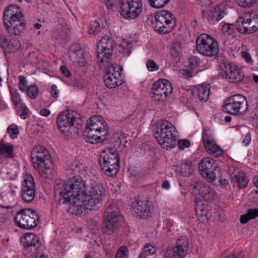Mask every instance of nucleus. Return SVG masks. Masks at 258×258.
Masks as SVG:
<instances>
[{
	"mask_svg": "<svg viewBox=\"0 0 258 258\" xmlns=\"http://www.w3.org/2000/svg\"><path fill=\"white\" fill-rule=\"evenodd\" d=\"M24 17L20 8L16 4L6 7L3 14L5 28L11 36H19L26 27V23L22 20Z\"/></svg>",
	"mask_w": 258,
	"mask_h": 258,
	"instance_id": "f257e3e1",
	"label": "nucleus"
},
{
	"mask_svg": "<svg viewBox=\"0 0 258 258\" xmlns=\"http://www.w3.org/2000/svg\"><path fill=\"white\" fill-rule=\"evenodd\" d=\"M153 132L155 138L164 149H171L176 146V129L169 121L163 119L158 120Z\"/></svg>",
	"mask_w": 258,
	"mask_h": 258,
	"instance_id": "f03ea898",
	"label": "nucleus"
},
{
	"mask_svg": "<svg viewBox=\"0 0 258 258\" xmlns=\"http://www.w3.org/2000/svg\"><path fill=\"white\" fill-rule=\"evenodd\" d=\"M106 190L101 184L92 185L88 192L83 195L81 205H78L77 214H81L85 210H97L101 206V202L105 196Z\"/></svg>",
	"mask_w": 258,
	"mask_h": 258,
	"instance_id": "7ed1b4c3",
	"label": "nucleus"
},
{
	"mask_svg": "<svg viewBox=\"0 0 258 258\" xmlns=\"http://www.w3.org/2000/svg\"><path fill=\"white\" fill-rule=\"evenodd\" d=\"M33 167L45 178L49 177L54 167L53 160L49 152L42 146L33 148Z\"/></svg>",
	"mask_w": 258,
	"mask_h": 258,
	"instance_id": "20e7f679",
	"label": "nucleus"
},
{
	"mask_svg": "<svg viewBox=\"0 0 258 258\" xmlns=\"http://www.w3.org/2000/svg\"><path fill=\"white\" fill-rule=\"evenodd\" d=\"M99 164L102 170L110 177L116 175L120 166L119 157L115 147H109L100 153Z\"/></svg>",
	"mask_w": 258,
	"mask_h": 258,
	"instance_id": "39448f33",
	"label": "nucleus"
},
{
	"mask_svg": "<svg viewBox=\"0 0 258 258\" xmlns=\"http://www.w3.org/2000/svg\"><path fill=\"white\" fill-rule=\"evenodd\" d=\"M152 21L153 27L160 33L166 34L172 31L176 25L175 17L171 12L166 10L160 11L155 15Z\"/></svg>",
	"mask_w": 258,
	"mask_h": 258,
	"instance_id": "423d86ee",
	"label": "nucleus"
},
{
	"mask_svg": "<svg viewBox=\"0 0 258 258\" xmlns=\"http://www.w3.org/2000/svg\"><path fill=\"white\" fill-rule=\"evenodd\" d=\"M121 219L120 210L115 204L109 205L104 214L102 231L104 233H113L118 228V222Z\"/></svg>",
	"mask_w": 258,
	"mask_h": 258,
	"instance_id": "0eeeda50",
	"label": "nucleus"
},
{
	"mask_svg": "<svg viewBox=\"0 0 258 258\" xmlns=\"http://www.w3.org/2000/svg\"><path fill=\"white\" fill-rule=\"evenodd\" d=\"M197 51L207 56H213L219 53V46L217 40L207 34H202L197 39Z\"/></svg>",
	"mask_w": 258,
	"mask_h": 258,
	"instance_id": "6e6552de",
	"label": "nucleus"
},
{
	"mask_svg": "<svg viewBox=\"0 0 258 258\" xmlns=\"http://www.w3.org/2000/svg\"><path fill=\"white\" fill-rule=\"evenodd\" d=\"M248 109V102L246 98L240 94H235L225 100L224 109L228 113L236 115H242Z\"/></svg>",
	"mask_w": 258,
	"mask_h": 258,
	"instance_id": "1a4fd4ad",
	"label": "nucleus"
},
{
	"mask_svg": "<svg viewBox=\"0 0 258 258\" xmlns=\"http://www.w3.org/2000/svg\"><path fill=\"white\" fill-rule=\"evenodd\" d=\"M115 43L113 39L105 36L97 44L96 55L98 62L108 64L112 56Z\"/></svg>",
	"mask_w": 258,
	"mask_h": 258,
	"instance_id": "9d476101",
	"label": "nucleus"
},
{
	"mask_svg": "<svg viewBox=\"0 0 258 258\" xmlns=\"http://www.w3.org/2000/svg\"><path fill=\"white\" fill-rule=\"evenodd\" d=\"M143 12L142 0H122L120 3L119 13L126 20L138 18Z\"/></svg>",
	"mask_w": 258,
	"mask_h": 258,
	"instance_id": "9b49d317",
	"label": "nucleus"
},
{
	"mask_svg": "<svg viewBox=\"0 0 258 258\" xmlns=\"http://www.w3.org/2000/svg\"><path fill=\"white\" fill-rule=\"evenodd\" d=\"M77 112L66 110L57 116L56 124L59 131L63 134H68L72 127L80 129L81 125L77 119Z\"/></svg>",
	"mask_w": 258,
	"mask_h": 258,
	"instance_id": "f8f14e48",
	"label": "nucleus"
},
{
	"mask_svg": "<svg viewBox=\"0 0 258 258\" xmlns=\"http://www.w3.org/2000/svg\"><path fill=\"white\" fill-rule=\"evenodd\" d=\"M122 68L118 65H108L107 71L104 76L105 85L109 89L121 85L124 81Z\"/></svg>",
	"mask_w": 258,
	"mask_h": 258,
	"instance_id": "ddd939ff",
	"label": "nucleus"
},
{
	"mask_svg": "<svg viewBox=\"0 0 258 258\" xmlns=\"http://www.w3.org/2000/svg\"><path fill=\"white\" fill-rule=\"evenodd\" d=\"M199 170L202 177L210 181L220 175V168L215 161L210 157L204 158L200 161Z\"/></svg>",
	"mask_w": 258,
	"mask_h": 258,
	"instance_id": "4468645a",
	"label": "nucleus"
},
{
	"mask_svg": "<svg viewBox=\"0 0 258 258\" xmlns=\"http://www.w3.org/2000/svg\"><path fill=\"white\" fill-rule=\"evenodd\" d=\"M220 75L230 83H238L243 79V73L232 63L223 62L220 65Z\"/></svg>",
	"mask_w": 258,
	"mask_h": 258,
	"instance_id": "2eb2a0df",
	"label": "nucleus"
},
{
	"mask_svg": "<svg viewBox=\"0 0 258 258\" xmlns=\"http://www.w3.org/2000/svg\"><path fill=\"white\" fill-rule=\"evenodd\" d=\"M197 195L195 198V203H202L203 201L210 202L214 199V192L209 185L201 181H194L191 185Z\"/></svg>",
	"mask_w": 258,
	"mask_h": 258,
	"instance_id": "dca6fc26",
	"label": "nucleus"
},
{
	"mask_svg": "<svg viewBox=\"0 0 258 258\" xmlns=\"http://www.w3.org/2000/svg\"><path fill=\"white\" fill-rule=\"evenodd\" d=\"M73 181V184L78 186V187H73V191H72L71 194L72 198L67 200L69 202V205H72L74 207V208L78 210V205H79L80 200L83 201V195H84L86 184L84 180L80 177H75L72 178Z\"/></svg>",
	"mask_w": 258,
	"mask_h": 258,
	"instance_id": "f3484780",
	"label": "nucleus"
},
{
	"mask_svg": "<svg viewBox=\"0 0 258 258\" xmlns=\"http://www.w3.org/2000/svg\"><path fill=\"white\" fill-rule=\"evenodd\" d=\"M236 28L242 34L254 33L258 30V19L254 16L240 17L236 22Z\"/></svg>",
	"mask_w": 258,
	"mask_h": 258,
	"instance_id": "a211bd4d",
	"label": "nucleus"
},
{
	"mask_svg": "<svg viewBox=\"0 0 258 258\" xmlns=\"http://www.w3.org/2000/svg\"><path fill=\"white\" fill-rule=\"evenodd\" d=\"M78 186L73 184L72 178L70 179L67 181L63 182L60 184H57L55 187V195H59L58 202L62 204H68L69 202L67 201L68 199L72 198V191H73V187H76Z\"/></svg>",
	"mask_w": 258,
	"mask_h": 258,
	"instance_id": "6ab92c4d",
	"label": "nucleus"
},
{
	"mask_svg": "<svg viewBox=\"0 0 258 258\" xmlns=\"http://www.w3.org/2000/svg\"><path fill=\"white\" fill-rule=\"evenodd\" d=\"M32 209H23L18 211L14 217V221L17 226L21 229H31Z\"/></svg>",
	"mask_w": 258,
	"mask_h": 258,
	"instance_id": "aec40b11",
	"label": "nucleus"
},
{
	"mask_svg": "<svg viewBox=\"0 0 258 258\" xmlns=\"http://www.w3.org/2000/svg\"><path fill=\"white\" fill-rule=\"evenodd\" d=\"M131 207L133 211L141 217L147 218L151 216L152 204L147 200H136L132 203Z\"/></svg>",
	"mask_w": 258,
	"mask_h": 258,
	"instance_id": "412c9836",
	"label": "nucleus"
},
{
	"mask_svg": "<svg viewBox=\"0 0 258 258\" xmlns=\"http://www.w3.org/2000/svg\"><path fill=\"white\" fill-rule=\"evenodd\" d=\"M85 53V50L77 43L73 44L69 52L71 60L80 67H85L87 64Z\"/></svg>",
	"mask_w": 258,
	"mask_h": 258,
	"instance_id": "4be33fe9",
	"label": "nucleus"
},
{
	"mask_svg": "<svg viewBox=\"0 0 258 258\" xmlns=\"http://www.w3.org/2000/svg\"><path fill=\"white\" fill-rule=\"evenodd\" d=\"M86 125L91 127L93 131H97L101 136L105 137L108 134L107 123L104 121L101 116H93L87 121Z\"/></svg>",
	"mask_w": 258,
	"mask_h": 258,
	"instance_id": "5701e85b",
	"label": "nucleus"
},
{
	"mask_svg": "<svg viewBox=\"0 0 258 258\" xmlns=\"http://www.w3.org/2000/svg\"><path fill=\"white\" fill-rule=\"evenodd\" d=\"M164 85L161 80L155 82L153 85L151 98L155 103L159 104L162 103L164 100L167 97L165 95Z\"/></svg>",
	"mask_w": 258,
	"mask_h": 258,
	"instance_id": "b1692460",
	"label": "nucleus"
},
{
	"mask_svg": "<svg viewBox=\"0 0 258 258\" xmlns=\"http://www.w3.org/2000/svg\"><path fill=\"white\" fill-rule=\"evenodd\" d=\"M26 176L27 178L24 179L21 188V196L25 202L31 203L32 202V176L27 174Z\"/></svg>",
	"mask_w": 258,
	"mask_h": 258,
	"instance_id": "393cba45",
	"label": "nucleus"
},
{
	"mask_svg": "<svg viewBox=\"0 0 258 258\" xmlns=\"http://www.w3.org/2000/svg\"><path fill=\"white\" fill-rule=\"evenodd\" d=\"M230 3V0H224L222 3L217 5L215 8L210 11L209 15V19H211L212 20H215L216 21H219L222 19L226 15V6Z\"/></svg>",
	"mask_w": 258,
	"mask_h": 258,
	"instance_id": "a878e982",
	"label": "nucleus"
},
{
	"mask_svg": "<svg viewBox=\"0 0 258 258\" xmlns=\"http://www.w3.org/2000/svg\"><path fill=\"white\" fill-rule=\"evenodd\" d=\"M97 131H93L91 127L86 125V128L83 133V136L86 138V141L91 144H97L101 143L105 141L106 137L99 135Z\"/></svg>",
	"mask_w": 258,
	"mask_h": 258,
	"instance_id": "bb28decb",
	"label": "nucleus"
},
{
	"mask_svg": "<svg viewBox=\"0 0 258 258\" xmlns=\"http://www.w3.org/2000/svg\"><path fill=\"white\" fill-rule=\"evenodd\" d=\"M232 180L235 182L240 188H245L248 183V179L244 173L239 169L235 170L231 175Z\"/></svg>",
	"mask_w": 258,
	"mask_h": 258,
	"instance_id": "cd10ccee",
	"label": "nucleus"
},
{
	"mask_svg": "<svg viewBox=\"0 0 258 258\" xmlns=\"http://www.w3.org/2000/svg\"><path fill=\"white\" fill-rule=\"evenodd\" d=\"M14 146L12 144L0 142V161L3 159L13 158Z\"/></svg>",
	"mask_w": 258,
	"mask_h": 258,
	"instance_id": "c85d7f7f",
	"label": "nucleus"
},
{
	"mask_svg": "<svg viewBox=\"0 0 258 258\" xmlns=\"http://www.w3.org/2000/svg\"><path fill=\"white\" fill-rule=\"evenodd\" d=\"M194 166L192 163L187 160L181 161L179 172L182 176H188L194 171Z\"/></svg>",
	"mask_w": 258,
	"mask_h": 258,
	"instance_id": "c756f323",
	"label": "nucleus"
},
{
	"mask_svg": "<svg viewBox=\"0 0 258 258\" xmlns=\"http://www.w3.org/2000/svg\"><path fill=\"white\" fill-rule=\"evenodd\" d=\"M210 86L205 84L198 86L197 89V93L201 101L205 102L209 98Z\"/></svg>",
	"mask_w": 258,
	"mask_h": 258,
	"instance_id": "7c9ffc66",
	"label": "nucleus"
},
{
	"mask_svg": "<svg viewBox=\"0 0 258 258\" xmlns=\"http://www.w3.org/2000/svg\"><path fill=\"white\" fill-rule=\"evenodd\" d=\"M176 248L179 250L180 255L186 256L188 248V242L187 238L185 236H181L177 240Z\"/></svg>",
	"mask_w": 258,
	"mask_h": 258,
	"instance_id": "2f4dec72",
	"label": "nucleus"
},
{
	"mask_svg": "<svg viewBox=\"0 0 258 258\" xmlns=\"http://www.w3.org/2000/svg\"><path fill=\"white\" fill-rule=\"evenodd\" d=\"M110 142L115 146L119 148L121 146L122 143H124L123 147H125V143H126V137L125 134L122 133H114L111 138Z\"/></svg>",
	"mask_w": 258,
	"mask_h": 258,
	"instance_id": "473e14b6",
	"label": "nucleus"
},
{
	"mask_svg": "<svg viewBox=\"0 0 258 258\" xmlns=\"http://www.w3.org/2000/svg\"><path fill=\"white\" fill-rule=\"evenodd\" d=\"M195 209L196 215L198 218H200V220L204 221V219H202L203 217H205L206 219H208V209H206L204 203L200 202L195 203Z\"/></svg>",
	"mask_w": 258,
	"mask_h": 258,
	"instance_id": "72a5a7b5",
	"label": "nucleus"
},
{
	"mask_svg": "<svg viewBox=\"0 0 258 258\" xmlns=\"http://www.w3.org/2000/svg\"><path fill=\"white\" fill-rule=\"evenodd\" d=\"M19 79L20 81L19 84V89L22 92H26L29 97L32 98V91L31 90L32 85L27 86V81L24 76H19Z\"/></svg>",
	"mask_w": 258,
	"mask_h": 258,
	"instance_id": "f704fd0d",
	"label": "nucleus"
},
{
	"mask_svg": "<svg viewBox=\"0 0 258 258\" xmlns=\"http://www.w3.org/2000/svg\"><path fill=\"white\" fill-rule=\"evenodd\" d=\"M256 217H258V208L249 209L246 214L240 216V222L242 224L246 223L249 220L254 219Z\"/></svg>",
	"mask_w": 258,
	"mask_h": 258,
	"instance_id": "c9c22d12",
	"label": "nucleus"
},
{
	"mask_svg": "<svg viewBox=\"0 0 258 258\" xmlns=\"http://www.w3.org/2000/svg\"><path fill=\"white\" fill-rule=\"evenodd\" d=\"M207 152L215 157H219L223 155V150L215 142L205 147Z\"/></svg>",
	"mask_w": 258,
	"mask_h": 258,
	"instance_id": "e433bc0d",
	"label": "nucleus"
},
{
	"mask_svg": "<svg viewBox=\"0 0 258 258\" xmlns=\"http://www.w3.org/2000/svg\"><path fill=\"white\" fill-rule=\"evenodd\" d=\"M54 37L59 43H66L69 40V37L67 29H63L55 31Z\"/></svg>",
	"mask_w": 258,
	"mask_h": 258,
	"instance_id": "4c0bfd02",
	"label": "nucleus"
},
{
	"mask_svg": "<svg viewBox=\"0 0 258 258\" xmlns=\"http://www.w3.org/2000/svg\"><path fill=\"white\" fill-rule=\"evenodd\" d=\"M33 248L35 249L36 253H34L33 255L36 258L41 255H44L42 254L43 249L42 247V244L40 242V239L37 236L33 233Z\"/></svg>",
	"mask_w": 258,
	"mask_h": 258,
	"instance_id": "58836bf2",
	"label": "nucleus"
},
{
	"mask_svg": "<svg viewBox=\"0 0 258 258\" xmlns=\"http://www.w3.org/2000/svg\"><path fill=\"white\" fill-rule=\"evenodd\" d=\"M32 232H27L23 235L21 241L26 250L32 246Z\"/></svg>",
	"mask_w": 258,
	"mask_h": 258,
	"instance_id": "ea45409f",
	"label": "nucleus"
},
{
	"mask_svg": "<svg viewBox=\"0 0 258 258\" xmlns=\"http://www.w3.org/2000/svg\"><path fill=\"white\" fill-rule=\"evenodd\" d=\"M181 253L179 250L176 248L175 247L173 248H168L166 250L165 255L167 258H183L185 255H180Z\"/></svg>",
	"mask_w": 258,
	"mask_h": 258,
	"instance_id": "a19ab883",
	"label": "nucleus"
},
{
	"mask_svg": "<svg viewBox=\"0 0 258 258\" xmlns=\"http://www.w3.org/2000/svg\"><path fill=\"white\" fill-rule=\"evenodd\" d=\"M7 133L10 135L11 139H15L17 138L19 134L18 126L15 124L10 125L7 128Z\"/></svg>",
	"mask_w": 258,
	"mask_h": 258,
	"instance_id": "79ce46f5",
	"label": "nucleus"
},
{
	"mask_svg": "<svg viewBox=\"0 0 258 258\" xmlns=\"http://www.w3.org/2000/svg\"><path fill=\"white\" fill-rule=\"evenodd\" d=\"M20 47V43L18 40H10L7 43V48L10 52H15Z\"/></svg>",
	"mask_w": 258,
	"mask_h": 258,
	"instance_id": "37998d69",
	"label": "nucleus"
},
{
	"mask_svg": "<svg viewBox=\"0 0 258 258\" xmlns=\"http://www.w3.org/2000/svg\"><path fill=\"white\" fill-rule=\"evenodd\" d=\"M181 49V44L177 40L174 41L171 45V54L175 58L177 57Z\"/></svg>",
	"mask_w": 258,
	"mask_h": 258,
	"instance_id": "c03bdc74",
	"label": "nucleus"
},
{
	"mask_svg": "<svg viewBox=\"0 0 258 258\" xmlns=\"http://www.w3.org/2000/svg\"><path fill=\"white\" fill-rule=\"evenodd\" d=\"M202 139L205 147L215 142L213 135L209 132L203 131Z\"/></svg>",
	"mask_w": 258,
	"mask_h": 258,
	"instance_id": "a18cd8bd",
	"label": "nucleus"
},
{
	"mask_svg": "<svg viewBox=\"0 0 258 258\" xmlns=\"http://www.w3.org/2000/svg\"><path fill=\"white\" fill-rule=\"evenodd\" d=\"M169 1L170 0H148L150 5L157 9L164 7Z\"/></svg>",
	"mask_w": 258,
	"mask_h": 258,
	"instance_id": "49530a36",
	"label": "nucleus"
},
{
	"mask_svg": "<svg viewBox=\"0 0 258 258\" xmlns=\"http://www.w3.org/2000/svg\"><path fill=\"white\" fill-rule=\"evenodd\" d=\"M130 45L127 42L124 41L120 44L118 46V51L120 53L123 54V55H129L131 53Z\"/></svg>",
	"mask_w": 258,
	"mask_h": 258,
	"instance_id": "de8ad7c7",
	"label": "nucleus"
},
{
	"mask_svg": "<svg viewBox=\"0 0 258 258\" xmlns=\"http://www.w3.org/2000/svg\"><path fill=\"white\" fill-rule=\"evenodd\" d=\"M235 27L233 24L226 23L223 26L222 30L224 34L231 35L234 33Z\"/></svg>",
	"mask_w": 258,
	"mask_h": 258,
	"instance_id": "09e8293b",
	"label": "nucleus"
},
{
	"mask_svg": "<svg viewBox=\"0 0 258 258\" xmlns=\"http://www.w3.org/2000/svg\"><path fill=\"white\" fill-rule=\"evenodd\" d=\"M257 0H236L238 5L243 8L252 7Z\"/></svg>",
	"mask_w": 258,
	"mask_h": 258,
	"instance_id": "8fccbe9b",
	"label": "nucleus"
},
{
	"mask_svg": "<svg viewBox=\"0 0 258 258\" xmlns=\"http://www.w3.org/2000/svg\"><path fill=\"white\" fill-rule=\"evenodd\" d=\"M128 255V249L126 246H122L117 250L115 258H127Z\"/></svg>",
	"mask_w": 258,
	"mask_h": 258,
	"instance_id": "3c124183",
	"label": "nucleus"
},
{
	"mask_svg": "<svg viewBox=\"0 0 258 258\" xmlns=\"http://www.w3.org/2000/svg\"><path fill=\"white\" fill-rule=\"evenodd\" d=\"M120 0H105L106 7L110 10L114 11L117 9V6L120 5Z\"/></svg>",
	"mask_w": 258,
	"mask_h": 258,
	"instance_id": "603ef678",
	"label": "nucleus"
},
{
	"mask_svg": "<svg viewBox=\"0 0 258 258\" xmlns=\"http://www.w3.org/2000/svg\"><path fill=\"white\" fill-rule=\"evenodd\" d=\"M33 219H34L33 221V223L34 224L33 225V229L37 230H40L41 228L40 217L38 213L35 210H33Z\"/></svg>",
	"mask_w": 258,
	"mask_h": 258,
	"instance_id": "864d4df0",
	"label": "nucleus"
},
{
	"mask_svg": "<svg viewBox=\"0 0 258 258\" xmlns=\"http://www.w3.org/2000/svg\"><path fill=\"white\" fill-rule=\"evenodd\" d=\"M162 83L164 85V90L165 92V96H169L172 92V87L171 83L166 79L161 80Z\"/></svg>",
	"mask_w": 258,
	"mask_h": 258,
	"instance_id": "5fc2aeb1",
	"label": "nucleus"
},
{
	"mask_svg": "<svg viewBox=\"0 0 258 258\" xmlns=\"http://www.w3.org/2000/svg\"><path fill=\"white\" fill-rule=\"evenodd\" d=\"M101 31V27L98 22L93 21L90 24V29L89 33L90 34H96Z\"/></svg>",
	"mask_w": 258,
	"mask_h": 258,
	"instance_id": "6e6d98bb",
	"label": "nucleus"
},
{
	"mask_svg": "<svg viewBox=\"0 0 258 258\" xmlns=\"http://www.w3.org/2000/svg\"><path fill=\"white\" fill-rule=\"evenodd\" d=\"M12 100L15 105L18 104L21 101V98L19 93L16 90L10 89Z\"/></svg>",
	"mask_w": 258,
	"mask_h": 258,
	"instance_id": "4d7b16f0",
	"label": "nucleus"
},
{
	"mask_svg": "<svg viewBox=\"0 0 258 258\" xmlns=\"http://www.w3.org/2000/svg\"><path fill=\"white\" fill-rule=\"evenodd\" d=\"M146 66L150 72L156 71L159 69V66L152 59H149L147 61Z\"/></svg>",
	"mask_w": 258,
	"mask_h": 258,
	"instance_id": "13d9d810",
	"label": "nucleus"
},
{
	"mask_svg": "<svg viewBox=\"0 0 258 258\" xmlns=\"http://www.w3.org/2000/svg\"><path fill=\"white\" fill-rule=\"evenodd\" d=\"M176 144L180 150H183L185 148H188L190 145L189 141L186 139L179 140Z\"/></svg>",
	"mask_w": 258,
	"mask_h": 258,
	"instance_id": "bf43d9fd",
	"label": "nucleus"
},
{
	"mask_svg": "<svg viewBox=\"0 0 258 258\" xmlns=\"http://www.w3.org/2000/svg\"><path fill=\"white\" fill-rule=\"evenodd\" d=\"M189 66L191 68L194 69L198 66L200 63L199 58L196 56H192L188 59Z\"/></svg>",
	"mask_w": 258,
	"mask_h": 258,
	"instance_id": "052dcab7",
	"label": "nucleus"
},
{
	"mask_svg": "<svg viewBox=\"0 0 258 258\" xmlns=\"http://www.w3.org/2000/svg\"><path fill=\"white\" fill-rule=\"evenodd\" d=\"M143 250L144 252L148 254H154L156 251V249L150 244H147L145 245Z\"/></svg>",
	"mask_w": 258,
	"mask_h": 258,
	"instance_id": "680f3d73",
	"label": "nucleus"
},
{
	"mask_svg": "<svg viewBox=\"0 0 258 258\" xmlns=\"http://www.w3.org/2000/svg\"><path fill=\"white\" fill-rule=\"evenodd\" d=\"M61 73L67 78H70L71 76V73L70 71L64 66H62L60 68Z\"/></svg>",
	"mask_w": 258,
	"mask_h": 258,
	"instance_id": "e2e57ef3",
	"label": "nucleus"
},
{
	"mask_svg": "<svg viewBox=\"0 0 258 258\" xmlns=\"http://www.w3.org/2000/svg\"><path fill=\"white\" fill-rule=\"evenodd\" d=\"M242 57L245 59L247 62H250L252 61V59L250 54L246 51H242L241 52Z\"/></svg>",
	"mask_w": 258,
	"mask_h": 258,
	"instance_id": "0e129e2a",
	"label": "nucleus"
},
{
	"mask_svg": "<svg viewBox=\"0 0 258 258\" xmlns=\"http://www.w3.org/2000/svg\"><path fill=\"white\" fill-rule=\"evenodd\" d=\"M58 90L57 89V86L54 84L52 85L51 86V95L53 97L56 98L58 96Z\"/></svg>",
	"mask_w": 258,
	"mask_h": 258,
	"instance_id": "69168bd1",
	"label": "nucleus"
},
{
	"mask_svg": "<svg viewBox=\"0 0 258 258\" xmlns=\"http://www.w3.org/2000/svg\"><path fill=\"white\" fill-rule=\"evenodd\" d=\"M251 135L250 133H247L245 137H244V140H243V144L245 145V146H247L251 142Z\"/></svg>",
	"mask_w": 258,
	"mask_h": 258,
	"instance_id": "338daca9",
	"label": "nucleus"
},
{
	"mask_svg": "<svg viewBox=\"0 0 258 258\" xmlns=\"http://www.w3.org/2000/svg\"><path fill=\"white\" fill-rule=\"evenodd\" d=\"M29 113V109L27 108V107H25L23 108L22 110V113L20 114V117H21V118L25 119L28 117Z\"/></svg>",
	"mask_w": 258,
	"mask_h": 258,
	"instance_id": "774afa93",
	"label": "nucleus"
}]
</instances>
